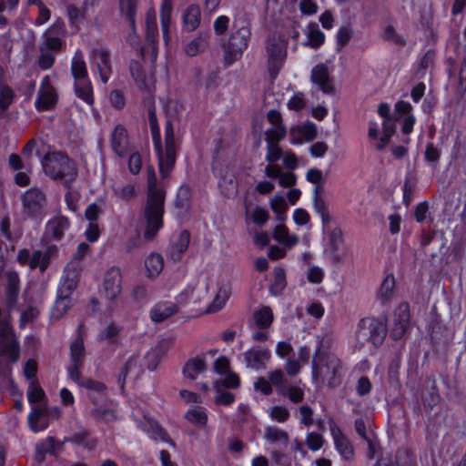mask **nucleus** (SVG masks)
<instances>
[{"mask_svg": "<svg viewBox=\"0 0 466 466\" xmlns=\"http://www.w3.org/2000/svg\"><path fill=\"white\" fill-rule=\"evenodd\" d=\"M148 123L157 156L159 173L162 179H165L168 177L175 167L180 141L175 137L172 122L167 120L165 126V142L164 146L162 145L160 129L154 107L148 109Z\"/></svg>", "mask_w": 466, "mask_h": 466, "instance_id": "nucleus-1", "label": "nucleus"}, {"mask_svg": "<svg viewBox=\"0 0 466 466\" xmlns=\"http://www.w3.org/2000/svg\"><path fill=\"white\" fill-rule=\"evenodd\" d=\"M147 199L145 208V218L147 227L144 231L146 239H153L163 227L165 191L157 182L154 167L147 170Z\"/></svg>", "mask_w": 466, "mask_h": 466, "instance_id": "nucleus-2", "label": "nucleus"}, {"mask_svg": "<svg viewBox=\"0 0 466 466\" xmlns=\"http://www.w3.org/2000/svg\"><path fill=\"white\" fill-rule=\"evenodd\" d=\"M343 366L334 353L319 352L312 361V379L317 383L337 388L341 383Z\"/></svg>", "mask_w": 466, "mask_h": 466, "instance_id": "nucleus-3", "label": "nucleus"}, {"mask_svg": "<svg viewBox=\"0 0 466 466\" xmlns=\"http://www.w3.org/2000/svg\"><path fill=\"white\" fill-rule=\"evenodd\" d=\"M45 174L53 180H59L68 187L77 176L74 160L60 151L48 152L42 159Z\"/></svg>", "mask_w": 466, "mask_h": 466, "instance_id": "nucleus-4", "label": "nucleus"}, {"mask_svg": "<svg viewBox=\"0 0 466 466\" xmlns=\"http://www.w3.org/2000/svg\"><path fill=\"white\" fill-rule=\"evenodd\" d=\"M387 335L386 325L374 318L362 319L358 326L357 339L360 346L370 343L375 348L380 346Z\"/></svg>", "mask_w": 466, "mask_h": 466, "instance_id": "nucleus-5", "label": "nucleus"}, {"mask_svg": "<svg viewBox=\"0 0 466 466\" xmlns=\"http://www.w3.org/2000/svg\"><path fill=\"white\" fill-rule=\"evenodd\" d=\"M288 42L279 33L271 34L267 40L268 69L272 78H275L281 69L287 56Z\"/></svg>", "mask_w": 466, "mask_h": 466, "instance_id": "nucleus-6", "label": "nucleus"}, {"mask_svg": "<svg viewBox=\"0 0 466 466\" xmlns=\"http://www.w3.org/2000/svg\"><path fill=\"white\" fill-rule=\"evenodd\" d=\"M23 214L29 218H39L45 214L47 205L46 192L36 187H33L21 196Z\"/></svg>", "mask_w": 466, "mask_h": 466, "instance_id": "nucleus-7", "label": "nucleus"}, {"mask_svg": "<svg viewBox=\"0 0 466 466\" xmlns=\"http://www.w3.org/2000/svg\"><path fill=\"white\" fill-rule=\"evenodd\" d=\"M250 38V30L242 26L234 31L225 46L224 60L226 65H231L239 60L247 49Z\"/></svg>", "mask_w": 466, "mask_h": 466, "instance_id": "nucleus-8", "label": "nucleus"}, {"mask_svg": "<svg viewBox=\"0 0 466 466\" xmlns=\"http://www.w3.org/2000/svg\"><path fill=\"white\" fill-rule=\"evenodd\" d=\"M0 356H6L12 363L17 362L20 357L19 342L6 320H0Z\"/></svg>", "mask_w": 466, "mask_h": 466, "instance_id": "nucleus-9", "label": "nucleus"}, {"mask_svg": "<svg viewBox=\"0 0 466 466\" xmlns=\"http://www.w3.org/2000/svg\"><path fill=\"white\" fill-rule=\"evenodd\" d=\"M66 35L65 23L57 19L43 34L40 46L58 54L66 49Z\"/></svg>", "mask_w": 466, "mask_h": 466, "instance_id": "nucleus-10", "label": "nucleus"}, {"mask_svg": "<svg viewBox=\"0 0 466 466\" xmlns=\"http://www.w3.org/2000/svg\"><path fill=\"white\" fill-rule=\"evenodd\" d=\"M325 252L333 265L338 266L344 262L347 248L342 230L339 228H333L329 234L328 247Z\"/></svg>", "mask_w": 466, "mask_h": 466, "instance_id": "nucleus-11", "label": "nucleus"}, {"mask_svg": "<svg viewBox=\"0 0 466 466\" xmlns=\"http://www.w3.org/2000/svg\"><path fill=\"white\" fill-rule=\"evenodd\" d=\"M122 275L121 270L117 267L109 268L104 277L103 290L106 298L114 302L120 295L122 290Z\"/></svg>", "mask_w": 466, "mask_h": 466, "instance_id": "nucleus-12", "label": "nucleus"}, {"mask_svg": "<svg viewBox=\"0 0 466 466\" xmlns=\"http://www.w3.org/2000/svg\"><path fill=\"white\" fill-rule=\"evenodd\" d=\"M57 102V94L55 87L51 85L50 78L46 76L41 83L37 98L35 102L38 110H51Z\"/></svg>", "mask_w": 466, "mask_h": 466, "instance_id": "nucleus-13", "label": "nucleus"}, {"mask_svg": "<svg viewBox=\"0 0 466 466\" xmlns=\"http://www.w3.org/2000/svg\"><path fill=\"white\" fill-rule=\"evenodd\" d=\"M91 61L96 66L101 81L106 83L112 73V65L108 50L103 47L95 48L92 51Z\"/></svg>", "mask_w": 466, "mask_h": 466, "instance_id": "nucleus-14", "label": "nucleus"}, {"mask_svg": "<svg viewBox=\"0 0 466 466\" xmlns=\"http://www.w3.org/2000/svg\"><path fill=\"white\" fill-rule=\"evenodd\" d=\"M69 225L68 218L64 216H56L51 218L46 226L45 239L47 241L61 240Z\"/></svg>", "mask_w": 466, "mask_h": 466, "instance_id": "nucleus-15", "label": "nucleus"}, {"mask_svg": "<svg viewBox=\"0 0 466 466\" xmlns=\"http://www.w3.org/2000/svg\"><path fill=\"white\" fill-rule=\"evenodd\" d=\"M310 79L325 94H332L334 86L329 77V68L324 64L314 66L311 70Z\"/></svg>", "mask_w": 466, "mask_h": 466, "instance_id": "nucleus-16", "label": "nucleus"}, {"mask_svg": "<svg viewBox=\"0 0 466 466\" xmlns=\"http://www.w3.org/2000/svg\"><path fill=\"white\" fill-rule=\"evenodd\" d=\"M269 351L267 348L254 347L244 353V360L248 368L263 369L269 359Z\"/></svg>", "mask_w": 466, "mask_h": 466, "instance_id": "nucleus-17", "label": "nucleus"}, {"mask_svg": "<svg viewBox=\"0 0 466 466\" xmlns=\"http://www.w3.org/2000/svg\"><path fill=\"white\" fill-rule=\"evenodd\" d=\"M208 293L207 286H196V285H188L186 287L177 297V302L179 305H185L189 302L197 305L201 302L203 298Z\"/></svg>", "mask_w": 466, "mask_h": 466, "instance_id": "nucleus-18", "label": "nucleus"}, {"mask_svg": "<svg viewBox=\"0 0 466 466\" xmlns=\"http://www.w3.org/2000/svg\"><path fill=\"white\" fill-rule=\"evenodd\" d=\"M173 341L171 339H162L158 344L151 349L146 355L147 367L149 370H155L161 359L171 348Z\"/></svg>", "mask_w": 466, "mask_h": 466, "instance_id": "nucleus-19", "label": "nucleus"}, {"mask_svg": "<svg viewBox=\"0 0 466 466\" xmlns=\"http://www.w3.org/2000/svg\"><path fill=\"white\" fill-rule=\"evenodd\" d=\"M79 268L75 265L66 267L64 276L57 289L61 294L71 295L78 284Z\"/></svg>", "mask_w": 466, "mask_h": 466, "instance_id": "nucleus-20", "label": "nucleus"}, {"mask_svg": "<svg viewBox=\"0 0 466 466\" xmlns=\"http://www.w3.org/2000/svg\"><path fill=\"white\" fill-rule=\"evenodd\" d=\"M177 302L161 301L157 303L150 310V318L154 322H162L178 311Z\"/></svg>", "mask_w": 466, "mask_h": 466, "instance_id": "nucleus-21", "label": "nucleus"}, {"mask_svg": "<svg viewBox=\"0 0 466 466\" xmlns=\"http://www.w3.org/2000/svg\"><path fill=\"white\" fill-rule=\"evenodd\" d=\"M111 147L120 157L127 152V132L122 125H117L111 135Z\"/></svg>", "mask_w": 466, "mask_h": 466, "instance_id": "nucleus-22", "label": "nucleus"}, {"mask_svg": "<svg viewBox=\"0 0 466 466\" xmlns=\"http://www.w3.org/2000/svg\"><path fill=\"white\" fill-rule=\"evenodd\" d=\"M189 241V232L187 230L181 231L176 241L168 248L167 256L175 261L179 260L181 255L187 251Z\"/></svg>", "mask_w": 466, "mask_h": 466, "instance_id": "nucleus-23", "label": "nucleus"}, {"mask_svg": "<svg viewBox=\"0 0 466 466\" xmlns=\"http://www.w3.org/2000/svg\"><path fill=\"white\" fill-rule=\"evenodd\" d=\"M208 365L204 359L195 357L189 359L184 365L182 372L185 379L194 380L207 370Z\"/></svg>", "mask_w": 466, "mask_h": 466, "instance_id": "nucleus-24", "label": "nucleus"}, {"mask_svg": "<svg viewBox=\"0 0 466 466\" xmlns=\"http://www.w3.org/2000/svg\"><path fill=\"white\" fill-rule=\"evenodd\" d=\"M6 277V299L9 306H14L18 298L20 290V279L17 272L10 270L5 273Z\"/></svg>", "mask_w": 466, "mask_h": 466, "instance_id": "nucleus-25", "label": "nucleus"}, {"mask_svg": "<svg viewBox=\"0 0 466 466\" xmlns=\"http://www.w3.org/2000/svg\"><path fill=\"white\" fill-rule=\"evenodd\" d=\"M138 3L139 0H119L120 15L129 22L134 32L136 31V16Z\"/></svg>", "mask_w": 466, "mask_h": 466, "instance_id": "nucleus-26", "label": "nucleus"}, {"mask_svg": "<svg viewBox=\"0 0 466 466\" xmlns=\"http://www.w3.org/2000/svg\"><path fill=\"white\" fill-rule=\"evenodd\" d=\"M74 86L77 97L81 98L87 105H93V88L88 77L75 80Z\"/></svg>", "mask_w": 466, "mask_h": 466, "instance_id": "nucleus-27", "label": "nucleus"}, {"mask_svg": "<svg viewBox=\"0 0 466 466\" xmlns=\"http://www.w3.org/2000/svg\"><path fill=\"white\" fill-rule=\"evenodd\" d=\"M184 27L188 32L195 31L200 24V8L197 5H189L183 15Z\"/></svg>", "mask_w": 466, "mask_h": 466, "instance_id": "nucleus-28", "label": "nucleus"}, {"mask_svg": "<svg viewBox=\"0 0 466 466\" xmlns=\"http://www.w3.org/2000/svg\"><path fill=\"white\" fill-rule=\"evenodd\" d=\"M279 222L273 230V238L279 243L287 247H293L299 242V238L296 235H290L289 229L283 224Z\"/></svg>", "mask_w": 466, "mask_h": 466, "instance_id": "nucleus-29", "label": "nucleus"}, {"mask_svg": "<svg viewBox=\"0 0 466 466\" xmlns=\"http://www.w3.org/2000/svg\"><path fill=\"white\" fill-rule=\"evenodd\" d=\"M265 439L272 444H280L287 447L289 442V436L284 430L268 426L265 429Z\"/></svg>", "mask_w": 466, "mask_h": 466, "instance_id": "nucleus-30", "label": "nucleus"}, {"mask_svg": "<svg viewBox=\"0 0 466 466\" xmlns=\"http://www.w3.org/2000/svg\"><path fill=\"white\" fill-rule=\"evenodd\" d=\"M71 73L75 80L88 77L87 68L81 50H76L71 63Z\"/></svg>", "mask_w": 466, "mask_h": 466, "instance_id": "nucleus-31", "label": "nucleus"}, {"mask_svg": "<svg viewBox=\"0 0 466 466\" xmlns=\"http://www.w3.org/2000/svg\"><path fill=\"white\" fill-rule=\"evenodd\" d=\"M273 319V311L268 306L261 307L253 313V320L256 326L260 329L269 328Z\"/></svg>", "mask_w": 466, "mask_h": 466, "instance_id": "nucleus-32", "label": "nucleus"}, {"mask_svg": "<svg viewBox=\"0 0 466 466\" xmlns=\"http://www.w3.org/2000/svg\"><path fill=\"white\" fill-rule=\"evenodd\" d=\"M396 466H417L415 452L408 447H401L397 450L395 455Z\"/></svg>", "mask_w": 466, "mask_h": 466, "instance_id": "nucleus-33", "label": "nucleus"}, {"mask_svg": "<svg viewBox=\"0 0 466 466\" xmlns=\"http://www.w3.org/2000/svg\"><path fill=\"white\" fill-rule=\"evenodd\" d=\"M72 307L71 295L61 294L57 291L56 300L52 309V316L56 319L62 318Z\"/></svg>", "mask_w": 466, "mask_h": 466, "instance_id": "nucleus-34", "label": "nucleus"}, {"mask_svg": "<svg viewBox=\"0 0 466 466\" xmlns=\"http://www.w3.org/2000/svg\"><path fill=\"white\" fill-rule=\"evenodd\" d=\"M324 40L325 35L319 28L318 24L310 23L308 25L307 42L304 45L317 49L324 43Z\"/></svg>", "mask_w": 466, "mask_h": 466, "instance_id": "nucleus-35", "label": "nucleus"}, {"mask_svg": "<svg viewBox=\"0 0 466 466\" xmlns=\"http://www.w3.org/2000/svg\"><path fill=\"white\" fill-rule=\"evenodd\" d=\"M185 419L198 427H205L208 423L206 409L200 406L189 409L185 414Z\"/></svg>", "mask_w": 466, "mask_h": 466, "instance_id": "nucleus-36", "label": "nucleus"}, {"mask_svg": "<svg viewBox=\"0 0 466 466\" xmlns=\"http://www.w3.org/2000/svg\"><path fill=\"white\" fill-rule=\"evenodd\" d=\"M322 190L323 188L319 185L315 187L313 191V206L316 212L320 215L322 222L325 224L329 222L331 218L327 209L326 203L320 196V191Z\"/></svg>", "mask_w": 466, "mask_h": 466, "instance_id": "nucleus-37", "label": "nucleus"}, {"mask_svg": "<svg viewBox=\"0 0 466 466\" xmlns=\"http://www.w3.org/2000/svg\"><path fill=\"white\" fill-rule=\"evenodd\" d=\"M68 441L82 445L90 450L94 449L96 445V440L93 438L90 432L86 429H82L74 433L68 438Z\"/></svg>", "mask_w": 466, "mask_h": 466, "instance_id": "nucleus-38", "label": "nucleus"}, {"mask_svg": "<svg viewBox=\"0 0 466 466\" xmlns=\"http://www.w3.org/2000/svg\"><path fill=\"white\" fill-rule=\"evenodd\" d=\"M278 393L288 398L294 404L302 402L305 397L304 390L295 385L281 387L278 390Z\"/></svg>", "mask_w": 466, "mask_h": 466, "instance_id": "nucleus-39", "label": "nucleus"}, {"mask_svg": "<svg viewBox=\"0 0 466 466\" xmlns=\"http://www.w3.org/2000/svg\"><path fill=\"white\" fill-rule=\"evenodd\" d=\"M172 0H162L160 6V21L164 38H167L168 28L171 22Z\"/></svg>", "mask_w": 466, "mask_h": 466, "instance_id": "nucleus-40", "label": "nucleus"}, {"mask_svg": "<svg viewBox=\"0 0 466 466\" xmlns=\"http://www.w3.org/2000/svg\"><path fill=\"white\" fill-rule=\"evenodd\" d=\"M270 208L276 214V220L284 222L287 216L288 205L285 198L282 196L276 195L270 198Z\"/></svg>", "mask_w": 466, "mask_h": 466, "instance_id": "nucleus-41", "label": "nucleus"}, {"mask_svg": "<svg viewBox=\"0 0 466 466\" xmlns=\"http://www.w3.org/2000/svg\"><path fill=\"white\" fill-rule=\"evenodd\" d=\"M85 357L84 340L78 336L70 345V363L83 364Z\"/></svg>", "mask_w": 466, "mask_h": 466, "instance_id": "nucleus-42", "label": "nucleus"}, {"mask_svg": "<svg viewBox=\"0 0 466 466\" xmlns=\"http://www.w3.org/2000/svg\"><path fill=\"white\" fill-rule=\"evenodd\" d=\"M395 286V279L393 275H388L383 279L379 293L378 298L380 299L382 303L389 301L393 296V289Z\"/></svg>", "mask_w": 466, "mask_h": 466, "instance_id": "nucleus-43", "label": "nucleus"}, {"mask_svg": "<svg viewBox=\"0 0 466 466\" xmlns=\"http://www.w3.org/2000/svg\"><path fill=\"white\" fill-rule=\"evenodd\" d=\"M47 412V408L46 406H37L32 409V411L28 415V423L33 431L37 432L39 431L45 430L47 425H38L40 418Z\"/></svg>", "mask_w": 466, "mask_h": 466, "instance_id": "nucleus-44", "label": "nucleus"}, {"mask_svg": "<svg viewBox=\"0 0 466 466\" xmlns=\"http://www.w3.org/2000/svg\"><path fill=\"white\" fill-rule=\"evenodd\" d=\"M149 277L157 276L163 269V258L159 254H151L145 261Z\"/></svg>", "mask_w": 466, "mask_h": 466, "instance_id": "nucleus-45", "label": "nucleus"}, {"mask_svg": "<svg viewBox=\"0 0 466 466\" xmlns=\"http://www.w3.org/2000/svg\"><path fill=\"white\" fill-rule=\"evenodd\" d=\"M40 55L37 58V65L42 70L50 69L55 64L56 55L57 53L51 51L49 49L44 48L39 46Z\"/></svg>", "mask_w": 466, "mask_h": 466, "instance_id": "nucleus-46", "label": "nucleus"}, {"mask_svg": "<svg viewBox=\"0 0 466 466\" xmlns=\"http://www.w3.org/2000/svg\"><path fill=\"white\" fill-rule=\"evenodd\" d=\"M14 98L13 89L6 85H0V116H3L13 104Z\"/></svg>", "mask_w": 466, "mask_h": 466, "instance_id": "nucleus-47", "label": "nucleus"}, {"mask_svg": "<svg viewBox=\"0 0 466 466\" xmlns=\"http://www.w3.org/2000/svg\"><path fill=\"white\" fill-rule=\"evenodd\" d=\"M287 128L285 126L272 127L265 132V140L267 144H279L285 138Z\"/></svg>", "mask_w": 466, "mask_h": 466, "instance_id": "nucleus-48", "label": "nucleus"}, {"mask_svg": "<svg viewBox=\"0 0 466 466\" xmlns=\"http://www.w3.org/2000/svg\"><path fill=\"white\" fill-rule=\"evenodd\" d=\"M286 273L284 268L277 267L274 268V281L270 286V291L277 295L286 288Z\"/></svg>", "mask_w": 466, "mask_h": 466, "instance_id": "nucleus-49", "label": "nucleus"}, {"mask_svg": "<svg viewBox=\"0 0 466 466\" xmlns=\"http://www.w3.org/2000/svg\"><path fill=\"white\" fill-rule=\"evenodd\" d=\"M207 44V37L197 36L186 46L185 52L189 56H197L205 49Z\"/></svg>", "mask_w": 466, "mask_h": 466, "instance_id": "nucleus-50", "label": "nucleus"}, {"mask_svg": "<svg viewBox=\"0 0 466 466\" xmlns=\"http://www.w3.org/2000/svg\"><path fill=\"white\" fill-rule=\"evenodd\" d=\"M335 444L337 450L345 460H351L353 458V448L345 437H335Z\"/></svg>", "mask_w": 466, "mask_h": 466, "instance_id": "nucleus-51", "label": "nucleus"}, {"mask_svg": "<svg viewBox=\"0 0 466 466\" xmlns=\"http://www.w3.org/2000/svg\"><path fill=\"white\" fill-rule=\"evenodd\" d=\"M353 36V29L350 25L341 26L336 35L337 50L340 51Z\"/></svg>", "mask_w": 466, "mask_h": 466, "instance_id": "nucleus-52", "label": "nucleus"}, {"mask_svg": "<svg viewBox=\"0 0 466 466\" xmlns=\"http://www.w3.org/2000/svg\"><path fill=\"white\" fill-rule=\"evenodd\" d=\"M228 299V294L226 289H219L215 299H213L212 303L206 309L207 313H214L218 310H220L224 305L226 304V301Z\"/></svg>", "mask_w": 466, "mask_h": 466, "instance_id": "nucleus-53", "label": "nucleus"}, {"mask_svg": "<svg viewBox=\"0 0 466 466\" xmlns=\"http://www.w3.org/2000/svg\"><path fill=\"white\" fill-rule=\"evenodd\" d=\"M90 417L102 422H108L116 420V415L113 410L103 408H94L91 410Z\"/></svg>", "mask_w": 466, "mask_h": 466, "instance_id": "nucleus-54", "label": "nucleus"}, {"mask_svg": "<svg viewBox=\"0 0 466 466\" xmlns=\"http://www.w3.org/2000/svg\"><path fill=\"white\" fill-rule=\"evenodd\" d=\"M113 191L118 198L128 200L134 198L136 187L133 184L115 185L113 187Z\"/></svg>", "mask_w": 466, "mask_h": 466, "instance_id": "nucleus-55", "label": "nucleus"}, {"mask_svg": "<svg viewBox=\"0 0 466 466\" xmlns=\"http://www.w3.org/2000/svg\"><path fill=\"white\" fill-rule=\"evenodd\" d=\"M27 398L30 403H38L45 400L46 394L43 389L33 381L29 385Z\"/></svg>", "mask_w": 466, "mask_h": 466, "instance_id": "nucleus-56", "label": "nucleus"}, {"mask_svg": "<svg viewBox=\"0 0 466 466\" xmlns=\"http://www.w3.org/2000/svg\"><path fill=\"white\" fill-rule=\"evenodd\" d=\"M239 386V377L236 373L229 372L226 375L224 379L221 380H218L215 383V387L217 390H219L221 387L228 388V389H236Z\"/></svg>", "mask_w": 466, "mask_h": 466, "instance_id": "nucleus-57", "label": "nucleus"}, {"mask_svg": "<svg viewBox=\"0 0 466 466\" xmlns=\"http://www.w3.org/2000/svg\"><path fill=\"white\" fill-rule=\"evenodd\" d=\"M268 379L271 386L273 385V386L277 387V390L281 387H286L285 386V381H286L285 374L279 369L268 372Z\"/></svg>", "mask_w": 466, "mask_h": 466, "instance_id": "nucleus-58", "label": "nucleus"}, {"mask_svg": "<svg viewBox=\"0 0 466 466\" xmlns=\"http://www.w3.org/2000/svg\"><path fill=\"white\" fill-rule=\"evenodd\" d=\"M191 198V190L189 186L182 185L177 195V203L180 208H185L189 203Z\"/></svg>", "mask_w": 466, "mask_h": 466, "instance_id": "nucleus-59", "label": "nucleus"}, {"mask_svg": "<svg viewBox=\"0 0 466 466\" xmlns=\"http://www.w3.org/2000/svg\"><path fill=\"white\" fill-rule=\"evenodd\" d=\"M282 149L279 144H267L266 160L268 163H275L280 159Z\"/></svg>", "mask_w": 466, "mask_h": 466, "instance_id": "nucleus-60", "label": "nucleus"}, {"mask_svg": "<svg viewBox=\"0 0 466 466\" xmlns=\"http://www.w3.org/2000/svg\"><path fill=\"white\" fill-rule=\"evenodd\" d=\"M251 218L255 224L262 226L268 220L269 214L264 208L256 207L251 214Z\"/></svg>", "mask_w": 466, "mask_h": 466, "instance_id": "nucleus-61", "label": "nucleus"}, {"mask_svg": "<svg viewBox=\"0 0 466 466\" xmlns=\"http://www.w3.org/2000/svg\"><path fill=\"white\" fill-rule=\"evenodd\" d=\"M270 417L279 422H285L289 418V411L286 407L274 406L270 409Z\"/></svg>", "mask_w": 466, "mask_h": 466, "instance_id": "nucleus-62", "label": "nucleus"}, {"mask_svg": "<svg viewBox=\"0 0 466 466\" xmlns=\"http://www.w3.org/2000/svg\"><path fill=\"white\" fill-rule=\"evenodd\" d=\"M79 386L100 394H104L106 389L103 382L92 379L84 380Z\"/></svg>", "mask_w": 466, "mask_h": 466, "instance_id": "nucleus-63", "label": "nucleus"}, {"mask_svg": "<svg viewBox=\"0 0 466 466\" xmlns=\"http://www.w3.org/2000/svg\"><path fill=\"white\" fill-rule=\"evenodd\" d=\"M289 109L294 111H299L306 106L304 95L300 92L294 94V96L289 100L287 104Z\"/></svg>", "mask_w": 466, "mask_h": 466, "instance_id": "nucleus-64", "label": "nucleus"}]
</instances>
